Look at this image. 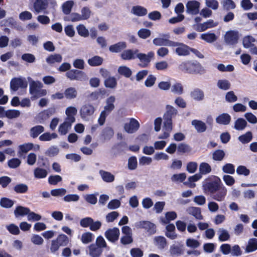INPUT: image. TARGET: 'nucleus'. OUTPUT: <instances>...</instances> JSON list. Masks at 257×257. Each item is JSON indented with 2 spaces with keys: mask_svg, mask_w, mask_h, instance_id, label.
<instances>
[{
  "mask_svg": "<svg viewBox=\"0 0 257 257\" xmlns=\"http://www.w3.org/2000/svg\"><path fill=\"white\" fill-rule=\"evenodd\" d=\"M177 110L173 106L170 105L166 106V111L164 115L163 133L158 137V139H166L169 137L172 130V119L177 115Z\"/></svg>",
  "mask_w": 257,
  "mask_h": 257,
  "instance_id": "f257e3e1",
  "label": "nucleus"
},
{
  "mask_svg": "<svg viewBox=\"0 0 257 257\" xmlns=\"http://www.w3.org/2000/svg\"><path fill=\"white\" fill-rule=\"evenodd\" d=\"M29 81V92L32 95V99H36L46 96L47 94L46 89H43V84L39 81H34L31 77L27 78Z\"/></svg>",
  "mask_w": 257,
  "mask_h": 257,
  "instance_id": "f03ea898",
  "label": "nucleus"
},
{
  "mask_svg": "<svg viewBox=\"0 0 257 257\" xmlns=\"http://www.w3.org/2000/svg\"><path fill=\"white\" fill-rule=\"evenodd\" d=\"M115 101V97L114 96H110L106 99L103 110L100 112L98 118V122L100 125L104 124L106 117L114 109L115 105L114 103Z\"/></svg>",
  "mask_w": 257,
  "mask_h": 257,
  "instance_id": "7ed1b4c3",
  "label": "nucleus"
},
{
  "mask_svg": "<svg viewBox=\"0 0 257 257\" xmlns=\"http://www.w3.org/2000/svg\"><path fill=\"white\" fill-rule=\"evenodd\" d=\"M179 68L182 71L190 74H202L205 72L203 67L197 62L190 61L182 62L179 65Z\"/></svg>",
  "mask_w": 257,
  "mask_h": 257,
  "instance_id": "20e7f679",
  "label": "nucleus"
},
{
  "mask_svg": "<svg viewBox=\"0 0 257 257\" xmlns=\"http://www.w3.org/2000/svg\"><path fill=\"white\" fill-rule=\"evenodd\" d=\"M220 179L219 177L212 176L206 179L203 182V188L205 192L214 193L219 189Z\"/></svg>",
  "mask_w": 257,
  "mask_h": 257,
  "instance_id": "39448f33",
  "label": "nucleus"
},
{
  "mask_svg": "<svg viewBox=\"0 0 257 257\" xmlns=\"http://www.w3.org/2000/svg\"><path fill=\"white\" fill-rule=\"evenodd\" d=\"M68 242V238L64 234L59 235L55 239L51 240L49 247L52 253L57 254L61 246L66 245Z\"/></svg>",
  "mask_w": 257,
  "mask_h": 257,
  "instance_id": "423d86ee",
  "label": "nucleus"
},
{
  "mask_svg": "<svg viewBox=\"0 0 257 257\" xmlns=\"http://www.w3.org/2000/svg\"><path fill=\"white\" fill-rule=\"evenodd\" d=\"M95 110L96 108L93 104L90 103H84L79 110L80 117L83 120L89 121Z\"/></svg>",
  "mask_w": 257,
  "mask_h": 257,
  "instance_id": "0eeeda50",
  "label": "nucleus"
},
{
  "mask_svg": "<svg viewBox=\"0 0 257 257\" xmlns=\"http://www.w3.org/2000/svg\"><path fill=\"white\" fill-rule=\"evenodd\" d=\"M134 226L137 229H144L150 235L156 232V225L149 221H137L134 224Z\"/></svg>",
  "mask_w": 257,
  "mask_h": 257,
  "instance_id": "6e6552de",
  "label": "nucleus"
},
{
  "mask_svg": "<svg viewBox=\"0 0 257 257\" xmlns=\"http://www.w3.org/2000/svg\"><path fill=\"white\" fill-rule=\"evenodd\" d=\"M124 130L128 134H133L136 132L140 127L139 121L134 118H127L124 124Z\"/></svg>",
  "mask_w": 257,
  "mask_h": 257,
  "instance_id": "1a4fd4ad",
  "label": "nucleus"
},
{
  "mask_svg": "<svg viewBox=\"0 0 257 257\" xmlns=\"http://www.w3.org/2000/svg\"><path fill=\"white\" fill-rule=\"evenodd\" d=\"M28 83L25 78L18 77L12 79L10 83L11 90L16 91L19 88H26Z\"/></svg>",
  "mask_w": 257,
  "mask_h": 257,
  "instance_id": "9d476101",
  "label": "nucleus"
},
{
  "mask_svg": "<svg viewBox=\"0 0 257 257\" xmlns=\"http://www.w3.org/2000/svg\"><path fill=\"white\" fill-rule=\"evenodd\" d=\"M154 57V53L153 52H149L148 54H146L140 53L139 50L137 55V58H138L141 62V66L142 67H146Z\"/></svg>",
  "mask_w": 257,
  "mask_h": 257,
  "instance_id": "9b49d317",
  "label": "nucleus"
},
{
  "mask_svg": "<svg viewBox=\"0 0 257 257\" xmlns=\"http://www.w3.org/2000/svg\"><path fill=\"white\" fill-rule=\"evenodd\" d=\"M239 38L238 32L236 31H228L224 35V41L228 45H234L237 43Z\"/></svg>",
  "mask_w": 257,
  "mask_h": 257,
  "instance_id": "f8f14e48",
  "label": "nucleus"
},
{
  "mask_svg": "<svg viewBox=\"0 0 257 257\" xmlns=\"http://www.w3.org/2000/svg\"><path fill=\"white\" fill-rule=\"evenodd\" d=\"M218 24L217 22L213 20H209L203 23L199 24L196 26V30L198 32H203L206 30L212 28L217 26Z\"/></svg>",
  "mask_w": 257,
  "mask_h": 257,
  "instance_id": "ddd939ff",
  "label": "nucleus"
},
{
  "mask_svg": "<svg viewBox=\"0 0 257 257\" xmlns=\"http://www.w3.org/2000/svg\"><path fill=\"white\" fill-rule=\"evenodd\" d=\"M200 3L196 1H191L186 4V12L191 15L197 14L199 11Z\"/></svg>",
  "mask_w": 257,
  "mask_h": 257,
  "instance_id": "4468645a",
  "label": "nucleus"
},
{
  "mask_svg": "<svg viewBox=\"0 0 257 257\" xmlns=\"http://www.w3.org/2000/svg\"><path fill=\"white\" fill-rule=\"evenodd\" d=\"M102 252V249L99 246L91 244L87 247L86 253L91 257H99Z\"/></svg>",
  "mask_w": 257,
  "mask_h": 257,
  "instance_id": "2eb2a0df",
  "label": "nucleus"
},
{
  "mask_svg": "<svg viewBox=\"0 0 257 257\" xmlns=\"http://www.w3.org/2000/svg\"><path fill=\"white\" fill-rule=\"evenodd\" d=\"M119 230L117 228L114 227L106 230L105 232L106 238L111 242H114L118 239Z\"/></svg>",
  "mask_w": 257,
  "mask_h": 257,
  "instance_id": "dca6fc26",
  "label": "nucleus"
},
{
  "mask_svg": "<svg viewBox=\"0 0 257 257\" xmlns=\"http://www.w3.org/2000/svg\"><path fill=\"white\" fill-rule=\"evenodd\" d=\"M138 49H126L124 50L120 55L122 59L131 60L137 58Z\"/></svg>",
  "mask_w": 257,
  "mask_h": 257,
  "instance_id": "f3484780",
  "label": "nucleus"
},
{
  "mask_svg": "<svg viewBox=\"0 0 257 257\" xmlns=\"http://www.w3.org/2000/svg\"><path fill=\"white\" fill-rule=\"evenodd\" d=\"M48 5V0H36L34 3V12L37 14L43 12Z\"/></svg>",
  "mask_w": 257,
  "mask_h": 257,
  "instance_id": "a211bd4d",
  "label": "nucleus"
},
{
  "mask_svg": "<svg viewBox=\"0 0 257 257\" xmlns=\"http://www.w3.org/2000/svg\"><path fill=\"white\" fill-rule=\"evenodd\" d=\"M177 45L174 47H177L175 49V52L179 56H187L190 54V48L188 46L178 42H176Z\"/></svg>",
  "mask_w": 257,
  "mask_h": 257,
  "instance_id": "6ab92c4d",
  "label": "nucleus"
},
{
  "mask_svg": "<svg viewBox=\"0 0 257 257\" xmlns=\"http://www.w3.org/2000/svg\"><path fill=\"white\" fill-rule=\"evenodd\" d=\"M77 109L74 106H69L65 110L66 117L65 119L72 122L75 121V115L77 114Z\"/></svg>",
  "mask_w": 257,
  "mask_h": 257,
  "instance_id": "aec40b11",
  "label": "nucleus"
},
{
  "mask_svg": "<svg viewBox=\"0 0 257 257\" xmlns=\"http://www.w3.org/2000/svg\"><path fill=\"white\" fill-rule=\"evenodd\" d=\"M66 76L71 80H81L85 77V74L82 71L72 70L66 73Z\"/></svg>",
  "mask_w": 257,
  "mask_h": 257,
  "instance_id": "412c9836",
  "label": "nucleus"
},
{
  "mask_svg": "<svg viewBox=\"0 0 257 257\" xmlns=\"http://www.w3.org/2000/svg\"><path fill=\"white\" fill-rule=\"evenodd\" d=\"M153 43L155 46H175L177 45V43L174 41H167V40L163 39L159 36L158 38H156L153 40Z\"/></svg>",
  "mask_w": 257,
  "mask_h": 257,
  "instance_id": "4be33fe9",
  "label": "nucleus"
},
{
  "mask_svg": "<svg viewBox=\"0 0 257 257\" xmlns=\"http://www.w3.org/2000/svg\"><path fill=\"white\" fill-rule=\"evenodd\" d=\"M73 123V122L65 119L64 122L59 125L58 128V132L61 135H66L71 129Z\"/></svg>",
  "mask_w": 257,
  "mask_h": 257,
  "instance_id": "5701e85b",
  "label": "nucleus"
},
{
  "mask_svg": "<svg viewBox=\"0 0 257 257\" xmlns=\"http://www.w3.org/2000/svg\"><path fill=\"white\" fill-rule=\"evenodd\" d=\"M99 174L102 180L106 183H111L114 180V175L109 172L100 170L99 171Z\"/></svg>",
  "mask_w": 257,
  "mask_h": 257,
  "instance_id": "b1692460",
  "label": "nucleus"
},
{
  "mask_svg": "<svg viewBox=\"0 0 257 257\" xmlns=\"http://www.w3.org/2000/svg\"><path fill=\"white\" fill-rule=\"evenodd\" d=\"M218 190V191L213 195L212 198L217 201L220 202L224 199L227 194V189L225 187L222 186L219 187Z\"/></svg>",
  "mask_w": 257,
  "mask_h": 257,
  "instance_id": "393cba45",
  "label": "nucleus"
},
{
  "mask_svg": "<svg viewBox=\"0 0 257 257\" xmlns=\"http://www.w3.org/2000/svg\"><path fill=\"white\" fill-rule=\"evenodd\" d=\"M191 124L198 133L204 132L207 128L206 124L201 120L194 119L191 121Z\"/></svg>",
  "mask_w": 257,
  "mask_h": 257,
  "instance_id": "a878e982",
  "label": "nucleus"
},
{
  "mask_svg": "<svg viewBox=\"0 0 257 257\" xmlns=\"http://www.w3.org/2000/svg\"><path fill=\"white\" fill-rule=\"evenodd\" d=\"M231 121V116L226 113L220 114L216 118V122L220 124L227 125Z\"/></svg>",
  "mask_w": 257,
  "mask_h": 257,
  "instance_id": "bb28decb",
  "label": "nucleus"
},
{
  "mask_svg": "<svg viewBox=\"0 0 257 257\" xmlns=\"http://www.w3.org/2000/svg\"><path fill=\"white\" fill-rule=\"evenodd\" d=\"M155 245L160 249H164L167 245L166 239L162 236H156L154 238Z\"/></svg>",
  "mask_w": 257,
  "mask_h": 257,
  "instance_id": "cd10ccee",
  "label": "nucleus"
},
{
  "mask_svg": "<svg viewBox=\"0 0 257 257\" xmlns=\"http://www.w3.org/2000/svg\"><path fill=\"white\" fill-rule=\"evenodd\" d=\"M187 213L193 216L196 219L201 220L203 219L200 208L195 207H189L186 210Z\"/></svg>",
  "mask_w": 257,
  "mask_h": 257,
  "instance_id": "c85d7f7f",
  "label": "nucleus"
},
{
  "mask_svg": "<svg viewBox=\"0 0 257 257\" xmlns=\"http://www.w3.org/2000/svg\"><path fill=\"white\" fill-rule=\"evenodd\" d=\"M200 38L207 43H212L217 40V37L213 33L207 32L202 34Z\"/></svg>",
  "mask_w": 257,
  "mask_h": 257,
  "instance_id": "c756f323",
  "label": "nucleus"
},
{
  "mask_svg": "<svg viewBox=\"0 0 257 257\" xmlns=\"http://www.w3.org/2000/svg\"><path fill=\"white\" fill-rule=\"evenodd\" d=\"M177 217L175 211H169L165 213L164 217L160 218L161 222L163 224H168L171 221L175 220Z\"/></svg>",
  "mask_w": 257,
  "mask_h": 257,
  "instance_id": "7c9ffc66",
  "label": "nucleus"
},
{
  "mask_svg": "<svg viewBox=\"0 0 257 257\" xmlns=\"http://www.w3.org/2000/svg\"><path fill=\"white\" fill-rule=\"evenodd\" d=\"M126 43L125 42H119L116 44L111 45L109 50L112 53H118L126 48Z\"/></svg>",
  "mask_w": 257,
  "mask_h": 257,
  "instance_id": "2f4dec72",
  "label": "nucleus"
},
{
  "mask_svg": "<svg viewBox=\"0 0 257 257\" xmlns=\"http://www.w3.org/2000/svg\"><path fill=\"white\" fill-rule=\"evenodd\" d=\"M220 3L222 9L225 11L233 10L236 7V5L233 0H221Z\"/></svg>",
  "mask_w": 257,
  "mask_h": 257,
  "instance_id": "473e14b6",
  "label": "nucleus"
},
{
  "mask_svg": "<svg viewBox=\"0 0 257 257\" xmlns=\"http://www.w3.org/2000/svg\"><path fill=\"white\" fill-rule=\"evenodd\" d=\"M255 41V39L252 36H246L242 39L243 46L245 48H249L254 45L253 43Z\"/></svg>",
  "mask_w": 257,
  "mask_h": 257,
  "instance_id": "72a5a7b5",
  "label": "nucleus"
},
{
  "mask_svg": "<svg viewBox=\"0 0 257 257\" xmlns=\"http://www.w3.org/2000/svg\"><path fill=\"white\" fill-rule=\"evenodd\" d=\"M212 169L210 165L205 162L201 163L199 167V173L202 176L206 175L211 172Z\"/></svg>",
  "mask_w": 257,
  "mask_h": 257,
  "instance_id": "f704fd0d",
  "label": "nucleus"
},
{
  "mask_svg": "<svg viewBox=\"0 0 257 257\" xmlns=\"http://www.w3.org/2000/svg\"><path fill=\"white\" fill-rule=\"evenodd\" d=\"M171 91L173 93L180 95L183 93L184 87L182 83L176 82L171 86Z\"/></svg>",
  "mask_w": 257,
  "mask_h": 257,
  "instance_id": "c9c22d12",
  "label": "nucleus"
},
{
  "mask_svg": "<svg viewBox=\"0 0 257 257\" xmlns=\"http://www.w3.org/2000/svg\"><path fill=\"white\" fill-rule=\"evenodd\" d=\"M257 249V239L251 238L248 241L245 248L246 252H250Z\"/></svg>",
  "mask_w": 257,
  "mask_h": 257,
  "instance_id": "e433bc0d",
  "label": "nucleus"
},
{
  "mask_svg": "<svg viewBox=\"0 0 257 257\" xmlns=\"http://www.w3.org/2000/svg\"><path fill=\"white\" fill-rule=\"evenodd\" d=\"M44 131V128L43 126L36 125L30 129V134L31 137L36 138Z\"/></svg>",
  "mask_w": 257,
  "mask_h": 257,
  "instance_id": "4c0bfd02",
  "label": "nucleus"
},
{
  "mask_svg": "<svg viewBox=\"0 0 257 257\" xmlns=\"http://www.w3.org/2000/svg\"><path fill=\"white\" fill-rule=\"evenodd\" d=\"M104 84L106 88L114 89L117 86V80L115 77L109 76L105 79Z\"/></svg>",
  "mask_w": 257,
  "mask_h": 257,
  "instance_id": "58836bf2",
  "label": "nucleus"
},
{
  "mask_svg": "<svg viewBox=\"0 0 257 257\" xmlns=\"http://www.w3.org/2000/svg\"><path fill=\"white\" fill-rule=\"evenodd\" d=\"M217 86L223 90H227L230 88L231 84L226 79H220L217 82Z\"/></svg>",
  "mask_w": 257,
  "mask_h": 257,
  "instance_id": "ea45409f",
  "label": "nucleus"
},
{
  "mask_svg": "<svg viewBox=\"0 0 257 257\" xmlns=\"http://www.w3.org/2000/svg\"><path fill=\"white\" fill-rule=\"evenodd\" d=\"M247 125L246 121L242 118H237L234 122V128L238 131H242Z\"/></svg>",
  "mask_w": 257,
  "mask_h": 257,
  "instance_id": "a19ab883",
  "label": "nucleus"
},
{
  "mask_svg": "<svg viewBox=\"0 0 257 257\" xmlns=\"http://www.w3.org/2000/svg\"><path fill=\"white\" fill-rule=\"evenodd\" d=\"M132 12L134 14L138 16H143L147 13V9L140 6L133 7Z\"/></svg>",
  "mask_w": 257,
  "mask_h": 257,
  "instance_id": "79ce46f5",
  "label": "nucleus"
},
{
  "mask_svg": "<svg viewBox=\"0 0 257 257\" xmlns=\"http://www.w3.org/2000/svg\"><path fill=\"white\" fill-rule=\"evenodd\" d=\"M169 252L171 255L179 256L182 253L183 249L181 246L173 244L170 246Z\"/></svg>",
  "mask_w": 257,
  "mask_h": 257,
  "instance_id": "37998d69",
  "label": "nucleus"
},
{
  "mask_svg": "<svg viewBox=\"0 0 257 257\" xmlns=\"http://www.w3.org/2000/svg\"><path fill=\"white\" fill-rule=\"evenodd\" d=\"M94 238V236L92 233L90 232H86L82 234L81 240L82 243L87 244L92 242Z\"/></svg>",
  "mask_w": 257,
  "mask_h": 257,
  "instance_id": "c03bdc74",
  "label": "nucleus"
},
{
  "mask_svg": "<svg viewBox=\"0 0 257 257\" xmlns=\"http://www.w3.org/2000/svg\"><path fill=\"white\" fill-rule=\"evenodd\" d=\"M30 212V209L21 206H18L14 211L16 217L27 215Z\"/></svg>",
  "mask_w": 257,
  "mask_h": 257,
  "instance_id": "a18cd8bd",
  "label": "nucleus"
},
{
  "mask_svg": "<svg viewBox=\"0 0 257 257\" xmlns=\"http://www.w3.org/2000/svg\"><path fill=\"white\" fill-rule=\"evenodd\" d=\"M21 112L16 109H9L5 111V117L9 119L16 118L20 115Z\"/></svg>",
  "mask_w": 257,
  "mask_h": 257,
  "instance_id": "49530a36",
  "label": "nucleus"
},
{
  "mask_svg": "<svg viewBox=\"0 0 257 257\" xmlns=\"http://www.w3.org/2000/svg\"><path fill=\"white\" fill-rule=\"evenodd\" d=\"M64 94L66 98L72 99L76 97L77 92L75 88L70 87L65 90Z\"/></svg>",
  "mask_w": 257,
  "mask_h": 257,
  "instance_id": "de8ad7c7",
  "label": "nucleus"
},
{
  "mask_svg": "<svg viewBox=\"0 0 257 257\" xmlns=\"http://www.w3.org/2000/svg\"><path fill=\"white\" fill-rule=\"evenodd\" d=\"M34 174L35 178L38 179H42L44 178L47 176L48 172L44 169L37 168L34 170Z\"/></svg>",
  "mask_w": 257,
  "mask_h": 257,
  "instance_id": "09e8293b",
  "label": "nucleus"
},
{
  "mask_svg": "<svg viewBox=\"0 0 257 257\" xmlns=\"http://www.w3.org/2000/svg\"><path fill=\"white\" fill-rule=\"evenodd\" d=\"M62 60V56L59 54L51 55L46 59V61L50 64L59 63Z\"/></svg>",
  "mask_w": 257,
  "mask_h": 257,
  "instance_id": "8fccbe9b",
  "label": "nucleus"
},
{
  "mask_svg": "<svg viewBox=\"0 0 257 257\" xmlns=\"http://www.w3.org/2000/svg\"><path fill=\"white\" fill-rule=\"evenodd\" d=\"M103 61V59L98 56H94L88 60V63L92 66L100 65Z\"/></svg>",
  "mask_w": 257,
  "mask_h": 257,
  "instance_id": "3c124183",
  "label": "nucleus"
},
{
  "mask_svg": "<svg viewBox=\"0 0 257 257\" xmlns=\"http://www.w3.org/2000/svg\"><path fill=\"white\" fill-rule=\"evenodd\" d=\"M113 135V130L109 127L105 128L102 132V137L104 140L110 139Z\"/></svg>",
  "mask_w": 257,
  "mask_h": 257,
  "instance_id": "603ef678",
  "label": "nucleus"
},
{
  "mask_svg": "<svg viewBox=\"0 0 257 257\" xmlns=\"http://www.w3.org/2000/svg\"><path fill=\"white\" fill-rule=\"evenodd\" d=\"M73 5L74 2L73 1H68L65 2L62 5L63 13L66 15L69 14Z\"/></svg>",
  "mask_w": 257,
  "mask_h": 257,
  "instance_id": "864d4df0",
  "label": "nucleus"
},
{
  "mask_svg": "<svg viewBox=\"0 0 257 257\" xmlns=\"http://www.w3.org/2000/svg\"><path fill=\"white\" fill-rule=\"evenodd\" d=\"M225 99L228 103H234L237 100L238 98L233 91H229L226 93Z\"/></svg>",
  "mask_w": 257,
  "mask_h": 257,
  "instance_id": "5fc2aeb1",
  "label": "nucleus"
},
{
  "mask_svg": "<svg viewBox=\"0 0 257 257\" xmlns=\"http://www.w3.org/2000/svg\"><path fill=\"white\" fill-rule=\"evenodd\" d=\"M252 138V133L250 132H247L245 134L240 136L238 137L239 141L242 144L249 143Z\"/></svg>",
  "mask_w": 257,
  "mask_h": 257,
  "instance_id": "6e6d98bb",
  "label": "nucleus"
},
{
  "mask_svg": "<svg viewBox=\"0 0 257 257\" xmlns=\"http://www.w3.org/2000/svg\"><path fill=\"white\" fill-rule=\"evenodd\" d=\"M57 137V135L56 133H45L39 137V140L41 141H50Z\"/></svg>",
  "mask_w": 257,
  "mask_h": 257,
  "instance_id": "4d7b16f0",
  "label": "nucleus"
},
{
  "mask_svg": "<svg viewBox=\"0 0 257 257\" xmlns=\"http://www.w3.org/2000/svg\"><path fill=\"white\" fill-rule=\"evenodd\" d=\"M78 34L81 37H87L89 35V31L83 25L80 24L76 27Z\"/></svg>",
  "mask_w": 257,
  "mask_h": 257,
  "instance_id": "13d9d810",
  "label": "nucleus"
},
{
  "mask_svg": "<svg viewBox=\"0 0 257 257\" xmlns=\"http://www.w3.org/2000/svg\"><path fill=\"white\" fill-rule=\"evenodd\" d=\"M218 234L219 235V239L221 241L227 240L230 237L228 231L223 228L219 229Z\"/></svg>",
  "mask_w": 257,
  "mask_h": 257,
  "instance_id": "bf43d9fd",
  "label": "nucleus"
},
{
  "mask_svg": "<svg viewBox=\"0 0 257 257\" xmlns=\"http://www.w3.org/2000/svg\"><path fill=\"white\" fill-rule=\"evenodd\" d=\"M222 169L226 174H233L235 173V166L231 163L225 164L222 166Z\"/></svg>",
  "mask_w": 257,
  "mask_h": 257,
  "instance_id": "052dcab7",
  "label": "nucleus"
},
{
  "mask_svg": "<svg viewBox=\"0 0 257 257\" xmlns=\"http://www.w3.org/2000/svg\"><path fill=\"white\" fill-rule=\"evenodd\" d=\"M118 72L126 77H129L132 75L131 70L125 66H120L118 69Z\"/></svg>",
  "mask_w": 257,
  "mask_h": 257,
  "instance_id": "680f3d73",
  "label": "nucleus"
},
{
  "mask_svg": "<svg viewBox=\"0 0 257 257\" xmlns=\"http://www.w3.org/2000/svg\"><path fill=\"white\" fill-rule=\"evenodd\" d=\"M191 95V97L196 100H201L204 97V94L202 91L198 89H195L192 91Z\"/></svg>",
  "mask_w": 257,
  "mask_h": 257,
  "instance_id": "e2e57ef3",
  "label": "nucleus"
},
{
  "mask_svg": "<svg viewBox=\"0 0 257 257\" xmlns=\"http://www.w3.org/2000/svg\"><path fill=\"white\" fill-rule=\"evenodd\" d=\"M225 156V153L221 150L215 151L212 154V158L214 160L220 161L223 160Z\"/></svg>",
  "mask_w": 257,
  "mask_h": 257,
  "instance_id": "0e129e2a",
  "label": "nucleus"
},
{
  "mask_svg": "<svg viewBox=\"0 0 257 257\" xmlns=\"http://www.w3.org/2000/svg\"><path fill=\"white\" fill-rule=\"evenodd\" d=\"M205 3L207 8L213 10H216L219 7V3L217 0H205Z\"/></svg>",
  "mask_w": 257,
  "mask_h": 257,
  "instance_id": "69168bd1",
  "label": "nucleus"
},
{
  "mask_svg": "<svg viewBox=\"0 0 257 257\" xmlns=\"http://www.w3.org/2000/svg\"><path fill=\"white\" fill-rule=\"evenodd\" d=\"M80 197L75 194H68L63 198V200L66 202H77L79 200Z\"/></svg>",
  "mask_w": 257,
  "mask_h": 257,
  "instance_id": "338daca9",
  "label": "nucleus"
},
{
  "mask_svg": "<svg viewBox=\"0 0 257 257\" xmlns=\"http://www.w3.org/2000/svg\"><path fill=\"white\" fill-rule=\"evenodd\" d=\"M49 117L48 113L46 111L39 113L36 117L35 119L38 123H43Z\"/></svg>",
  "mask_w": 257,
  "mask_h": 257,
  "instance_id": "774afa93",
  "label": "nucleus"
}]
</instances>
